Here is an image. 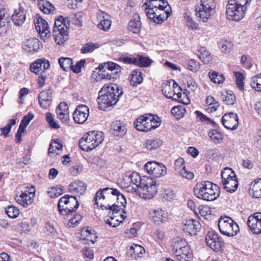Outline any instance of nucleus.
<instances>
[{"label": "nucleus", "instance_id": "f257e3e1", "mask_svg": "<svg viewBox=\"0 0 261 261\" xmlns=\"http://www.w3.org/2000/svg\"><path fill=\"white\" fill-rule=\"evenodd\" d=\"M94 206L100 207L102 210H109L108 216L113 220L119 214L123 218L126 216L121 214V211L125 214L124 208L126 206V200L124 195L116 189L105 188L99 189L94 198Z\"/></svg>", "mask_w": 261, "mask_h": 261}, {"label": "nucleus", "instance_id": "f03ea898", "mask_svg": "<svg viewBox=\"0 0 261 261\" xmlns=\"http://www.w3.org/2000/svg\"><path fill=\"white\" fill-rule=\"evenodd\" d=\"M123 93L122 88L116 84L105 85L99 91L97 98L99 109L106 111L115 105Z\"/></svg>", "mask_w": 261, "mask_h": 261}, {"label": "nucleus", "instance_id": "7ed1b4c3", "mask_svg": "<svg viewBox=\"0 0 261 261\" xmlns=\"http://www.w3.org/2000/svg\"><path fill=\"white\" fill-rule=\"evenodd\" d=\"M193 191L197 198L207 201L216 200L220 194V188L210 181H202L197 183Z\"/></svg>", "mask_w": 261, "mask_h": 261}, {"label": "nucleus", "instance_id": "20e7f679", "mask_svg": "<svg viewBox=\"0 0 261 261\" xmlns=\"http://www.w3.org/2000/svg\"><path fill=\"white\" fill-rule=\"evenodd\" d=\"M79 206V203L75 197L65 195L59 199L58 208L63 218L68 219L72 214L76 211Z\"/></svg>", "mask_w": 261, "mask_h": 261}, {"label": "nucleus", "instance_id": "39448f33", "mask_svg": "<svg viewBox=\"0 0 261 261\" xmlns=\"http://www.w3.org/2000/svg\"><path fill=\"white\" fill-rule=\"evenodd\" d=\"M82 14L81 12H77L73 13L66 18H64L62 16H60L55 20L54 28L53 31H58L63 33V36L65 34H69V28L67 24H69L70 21L75 25L80 26L81 25Z\"/></svg>", "mask_w": 261, "mask_h": 261}, {"label": "nucleus", "instance_id": "423d86ee", "mask_svg": "<svg viewBox=\"0 0 261 261\" xmlns=\"http://www.w3.org/2000/svg\"><path fill=\"white\" fill-rule=\"evenodd\" d=\"M159 117L151 114H146L140 116L134 123L135 128L139 131L148 132L151 129L155 128L159 126L161 122L158 121Z\"/></svg>", "mask_w": 261, "mask_h": 261}, {"label": "nucleus", "instance_id": "0eeeda50", "mask_svg": "<svg viewBox=\"0 0 261 261\" xmlns=\"http://www.w3.org/2000/svg\"><path fill=\"white\" fill-rule=\"evenodd\" d=\"M21 191L16 193L15 199L16 202L24 207H27L33 201L35 195V188L33 186H23Z\"/></svg>", "mask_w": 261, "mask_h": 261}, {"label": "nucleus", "instance_id": "6e6552de", "mask_svg": "<svg viewBox=\"0 0 261 261\" xmlns=\"http://www.w3.org/2000/svg\"><path fill=\"white\" fill-rule=\"evenodd\" d=\"M218 227L220 232L227 237H233L239 232L237 223L231 218L227 216L220 218L218 222Z\"/></svg>", "mask_w": 261, "mask_h": 261}, {"label": "nucleus", "instance_id": "1a4fd4ad", "mask_svg": "<svg viewBox=\"0 0 261 261\" xmlns=\"http://www.w3.org/2000/svg\"><path fill=\"white\" fill-rule=\"evenodd\" d=\"M103 134L101 132L90 131L83 136V140L87 144L83 146V151H89L98 146L103 141Z\"/></svg>", "mask_w": 261, "mask_h": 261}, {"label": "nucleus", "instance_id": "9d476101", "mask_svg": "<svg viewBox=\"0 0 261 261\" xmlns=\"http://www.w3.org/2000/svg\"><path fill=\"white\" fill-rule=\"evenodd\" d=\"M222 183L224 189L228 192L233 193L238 187V181L234 171L226 168L221 172Z\"/></svg>", "mask_w": 261, "mask_h": 261}, {"label": "nucleus", "instance_id": "9b49d317", "mask_svg": "<svg viewBox=\"0 0 261 261\" xmlns=\"http://www.w3.org/2000/svg\"><path fill=\"white\" fill-rule=\"evenodd\" d=\"M246 10V9L241 5H239L236 3L230 2V0H229L226 6V16L229 20L239 21L244 17Z\"/></svg>", "mask_w": 261, "mask_h": 261}, {"label": "nucleus", "instance_id": "f8f14e48", "mask_svg": "<svg viewBox=\"0 0 261 261\" xmlns=\"http://www.w3.org/2000/svg\"><path fill=\"white\" fill-rule=\"evenodd\" d=\"M200 2L195 9L196 16L206 22L211 15L210 12L215 8V2L214 0H200Z\"/></svg>", "mask_w": 261, "mask_h": 261}, {"label": "nucleus", "instance_id": "ddd939ff", "mask_svg": "<svg viewBox=\"0 0 261 261\" xmlns=\"http://www.w3.org/2000/svg\"><path fill=\"white\" fill-rule=\"evenodd\" d=\"M147 17L156 24H161L170 16L171 11L161 9L145 10Z\"/></svg>", "mask_w": 261, "mask_h": 261}, {"label": "nucleus", "instance_id": "4468645a", "mask_svg": "<svg viewBox=\"0 0 261 261\" xmlns=\"http://www.w3.org/2000/svg\"><path fill=\"white\" fill-rule=\"evenodd\" d=\"M207 245L216 252L223 250L224 242L218 233L214 231H209L205 237Z\"/></svg>", "mask_w": 261, "mask_h": 261}, {"label": "nucleus", "instance_id": "2eb2a0df", "mask_svg": "<svg viewBox=\"0 0 261 261\" xmlns=\"http://www.w3.org/2000/svg\"><path fill=\"white\" fill-rule=\"evenodd\" d=\"M147 173L155 178L160 177L167 174L166 167L162 163L156 162H148L144 166Z\"/></svg>", "mask_w": 261, "mask_h": 261}, {"label": "nucleus", "instance_id": "dca6fc26", "mask_svg": "<svg viewBox=\"0 0 261 261\" xmlns=\"http://www.w3.org/2000/svg\"><path fill=\"white\" fill-rule=\"evenodd\" d=\"M96 18L99 22L97 25V28L105 32L108 31L112 24L110 15L104 11L99 10L96 13Z\"/></svg>", "mask_w": 261, "mask_h": 261}, {"label": "nucleus", "instance_id": "f3484780", "mask_svg": "<svg viewBox=\"0 0 261 261\" xmlns=\"http://www.w3.org/2000/svg\"><path fill=\"white\" fill-rule=\"evenodd\" d=\"M247 225L252 233L261 234V213H255L250 216L248 218Z\"/></svg>", "mask_w": 261, "mask_h": 261}, {"label": "nucleus", "instance_id": "a211bd4d", "mask_svg": "<svg viewBox=\"0 0 261 261\" xmlns=\"http://www.w3.org/2000/svg\"><path fill=\"white\" fill-rule=\"evenodd\" d=\"M222 122L228 129L235 130L239 124V118L237 114L230 112L225 114L222 118Z\"/></svg>", "mask_w": 261, "mask_h": 261}, {"label": "nucleus", "instance_id": "6ab92c4d", "mask_svg": "<svg viewBox=\"0 0 261 261\" xmlns=\"http://www.w3.org/2000/svg\"><path fill=\"white\" fill-rule=\"evenodd\" d=\"M168 213L162 209L151 210L149 212L150 219L156 224L165 223L168 221Z\"/></svg>", "mask_w": 261, "mask_h": 261}, {"label": "nucleus", "instance_id": "aec40b11", "mask_svg": "<svg viewBox=\"0 0 261 261\" xmlns=\"http://www.w3.org/2000/svg\"><path fill=\"white\" fill-rule=\"evenodd\" d=\"M123 180L124 185L127 187L134 185L140 188L143 181L145 179H142L137 172H127L123 176Z\"/></svg>", "mask_w": 261, "mask_h": 261}, {"label": "nucleus", "instance_id": "412c9836", "mask_svg": "<svg viewBox=\"0 0 261 261\" xmlns=\"http://www.w3.org/2000/svg\"><path fill=\"white\" fill-rule=\"evenodd\" d=\"M34 24L36 31L42 37H46L50 34L47 21L39 15H36L34 18Z\"/></svg>", "mask_w": 261, "mask_h": 261}, {"label": "nucleus", "instance_id": "4be33fe9", "mask_svg": "<svg viewBox=\"0 0 261 261\" xmlns=\"http://www.w3.org/2000/svg\"><path fill=\"white\" fill-rule=\"evenodd\" d=\"M140 189L143 191V194L149 198L154 197L158 191L156 182L149 179L143 181Z\"/></svg>", "mask_w": 261, "mask_h": 261}, {"label": "nucleus", "instance_id": "5701e85b", "mask_svg": "<svg viewBox=\"0 0 261 261\" xmlns=\"http://www.w3.org/2000/svg\"><path fill=\"white\" fill-rule=\"evenodd\" d=\"M50 67L49 62L44 58L37 59L30 66V70L37 74L44 72Z\"/></svg>", "mask_w": 261, "mask_h": 261}, {"label": "nucleus", "instance_id": "b1692460", "mask_svg": "<svg viewBox=\"0 0 261 261\" xmlns=\"http://www.w3.org/2000/svg\"><path fill=\"white\" fill-rule=\"evenodd\" d=\"M201 228V224L196 220L189 219L186 221L182 226L184 231L190 236H195Z\"/></svg>", "mask_w": 261, "mask_h": 261}, {"label": "nucleus", "instance_id": "393cba45", "mask_svg": "<svg viewBox=\"0 0 261 261\" xmlns=\"http://www.w3.org/2000/svg\"><path fill=\"white\" fill-rule=\"evenodd\" d=\"M174 166L175 170L183 177L188 179L194 178L193 173L186 170L184 159L179 158L177 159L175 162Z\"/></svg>", "mask_w": 261, "mask_h": 261}, {"label": "nucleus", "instance_id": "a878e982", "mask_svg": "<svg viewBox=\"0 0 261 261\" xmlns=\"http://www.w3.org/2000/svg\"><path fill=\"white\" fill-rule=\"evenodd\" d=\"M144 6H145L144 10L149 9L165 10L167 7H169V10H171L168 2L165 0H146L143 7Z\"/></svg>", "mask_w": 261, "mask_h": 261}, {"label": "nucleus", "instance_id": "bb28decb", "mask_svg": "<svg viewBox=\"0 0 261 261\" xmlns=\"http://www.w3.org/2000/svg\"><path fill=\"white\" fill-rule=\"evenodd\" d=\"M52 90L50 88L40 92L38 95L40 106L43 108H48L51 103Z\"/></svg>", "mask_w": 261, "mask_h": 261}, {"label": "nucleus", "instance_id": "cd10ccee", "mask_svg": "<svg viewBox=\"0 0 261 261\" xmlns=\"http://www.w3.org/2000/svg\"><path fill=\"white\" fill-rule=\"evenodd\" d=\"M111 132L116 137H123L126 133V128L120 121H113L111 125Z\"/></svg>", "mask_w": 261, "mask_h": 261}, {"label": "nucleus", "instance_id": "c85d7f7f", "mask_svg": "<svg viewBox=\"0 0 261 261\" xmlns=\"http://www.w3.org/2000/svg\"><path fill=\"white\" fill-rule=\"evenodd\" d=\"M25 19L26 12L22 7L20 6L18 9L15 10L12 16V19L15 25H22L24 23Z\"/></svg>", "mask_w": 261, "mask_h": 261}, {"label": "nucleus", "instance_id": "c756f323", "mask_svg": "<svg viewBox=\"0 0 261 261\" xmlns=\"http://www.w3.org/2000/svg\"><path fill=\"white\" fill-rule=\"evenodd\" d=\"M83 236L84 237L83 241H86V243L88 244L89 242H91L94 244L97 241L96 233L90 226L83 227Z\"/></svg>", "mask_w": 261, "mask_h": 261}, {"label": "nucleus", "instance_id": "7c9ffc66", "mask_svg": "<svg viewBox=\"0 0 261 261\" xmlns=\"http://www.w3.org/2000/svg\"><path fill=\"white\" fill-rule=\"evenodd\" d=\"M59 119L63 122H67L69 119V110L68 105L65 102L60 103L56 109Z\"/></svg>", "mask_w": 261, "mask_h": 261}, {"label": "nucleus", "instance_id": "2f4dec72", "mask_svg": "<svg viewBox=\"0 0 261 261\" xmlns=\"http://www.w3.org/2000/svg\"><path fill=\"white\" fill-rule=\"evenodd\" d=\"M39 41L38 39L33 38L25 40L23 44V48L26 51H37L39 48Z\"/></svg>", "mask_w": 261, "mask_h": 261}, {"label": "nucleus", "instance_id": "473e14b6", "mask_svg": "<svg viewBox=\"0 0 261 261\" xmlns=\"http://www.w3.org/2000/svg\"><path fill=\"white\" fill-rule=\"evenodd\" d=\"M176 255L179 261H191L193 256L192 251L189 245L185 247Z\"/></svg>", "mask_w": 261, "mask_h": 261}, {"label": "nucleus", "instance_id": "72a5a7b5", "mask_svg": "<svg viewBox=\"0 0 261 261\" xmlns=\"http://www.w3.org/2000/svg\"><path fill=\"white\" fill-rule=\"evenodd\" d=\"M250 192L253 197H261V178L254 180L250 185Z\"/></svg>", "mask_w": 261, "mask_h": 261}, {"label": "nucleus", "instance_id": "f704fd0d", "mask_svg": "<svg viewBox=\"0 0 261 261\" xmlns=\"http://www.w3.org/2000/svg\"><path fill=\"white\" fill-rule=\"evenodd\" d=\"M130 83L133 86H137L143 81L142 73L140 69H135L130 75Z\"/></svg>", "mask_w": 261, "mask_h": 261}, {"label": "nucleus", "instance_id": "c9c22d12", "mask_svg": "<svg viewBox=\"0 0 261 261\" xmlns=\"http://www.w3.org/2000/svg\"><path fill=\"white\" fill-rule=\"evenodd\" d=\"M141 22L140 17L138 16L130 20L128 23V29L134 34H138L141 30Z\"/></svg>", "mask_w": 261, "mask_h": 261}, {"label": "nucleus", "instance_id": "e433bc0d", "mask_svg": "<svg viewBox=\"0 0 261 261\" xmlns=\"http://www.w3.org/2000/svg\"><path fill=\"white\" fill-rule=\"evenodd\" d=\"M37 3L40 10L45 14L51 13L55 10L54 6L45 0H40Z\"/></svg>", "mask_w": 261, "mask_h": 261}, {"label": "nucleus", "instance_id": "4c0bfd02", "mask_svg": "<svg viewBox=\"0 0 261 261\" xmlns=\"http://www.w3.org/2000/svg\"><path fill=\"white\" fill-rule=\"evenodd\" d=\"M162 143V141L159 139H150L147 140L144 145L147 149L152 150L159 148Z\"/></svg>", "mask_w": 261, "mask_h": 261}, {"label": "nucleus", "instance_id": "58836bf2", "mask_svg": "<svg viewBox=\"0 0 261 261\" xmlns=\"http://www.w3.org/2000/svg\"><path fill=\"white\" fill-rule=\"evenodd\" d=\"M136 63L135 65L140 67H149L152 63V60L147 57L142 55H138L136 57Z\"/></svg>", "mask_w": 261, "mask_h": 261}, {"label": "nucleus", "instance_id": "ea45409f", "mask_svg": "<svg viewBox=\"0 0 261 261\" xmlns=\"http://www.w3.org/2000/svg\"><path fill=\"white\" fill-rule=\"evenodd\" d=\"M97 69V68L96 69ZM98 74L99 77L102 79L111 80L114 79L115 77L114 76V73H110L103 64H100L98 67Z\"/></svg>", "mask_w": 261, "mask_h": 261}, {"label": "nucleus", "instance_id": "a19ab883", "mask_svg": "<svg viewBox=\"0 0 261 261\" xmlns=\"http://www.w3.org/2000/svg\"><path fill=\"white\" fill-rule=\"evenodd\" d=\"M162 91L163 94L168 98H171L173 96L175 91L171 87V82H168L166 84H164L162 86Z\"/></svg>", "mask_w": 261, "mask_h": 261}, {"label": "nucleus", "instance_id": "79ce46f5", "mask_svg": "<svg viewBox=\"0 0 261 261\" xmlns=\"http://www.w3.org/2000/svg\"><path fill=\"white\" fill-rule=\"evenodd\" d=\"M65 189L63 187L57 186L56 187H52L48 188V194L51 198H57L61 195Z\"/></svg>", "mask_w": 261, "mask_h": 261}, {"label": "nucleus", "instance_id": "37998d69", "mask_svg": "<svg viewBox=\"0 0 261 261\" xmlns=\"http://www.w3.org/2000/svg\"><path fill=\"white\" fill-rule=\"evenodd\" d=\"M110 73H114V76L115 75L121 72V67L118 64L112 62H108L104 63L103 64Z\"/></svg>", "mask_w": 261, "mask_h": 261}, {"label": "nucleus", "instance_id": "c03bdc74", "mask_svg": "<svg viewBox=\"0 0 261 261\" xmlns=\"http://www.w3.org/2000/svg\"><path fill=\"white\" fill-rule=\"evenodd\" d=\"M53 35L55 42L59 45L63 44L68 38V34H65V36H63V34L62 32H58V31L57 30L53 31Z\"/></svg>", "mask_w": 261, "mask_h": 261}, {"label": "nucleus", "instance_id": "a18cd8bd", "mask_svg": "<svg viewBox=\"0 0 261 261\" xmlns=\"http://www.w3.org/2000/svg\"><path fill=\"white\" fill-rule=\"evenodd\" d=\"M188 243L185 240L182 239H178L177 240L174 241L173 244V250L175 253L181 252L184 248L188 246Z\"/></svg>", "mask_w": 261, "mask_h": 261}, {"label": "nucleus", "instance_id": "49530a36", "mask_svg": "<svg viewBox=\"0 0 261 261\" xmlns=\"http://www.w3.org/2000/svg\"><path fill=\"white\" fill-rule=\"evenodd\" d=\"M129 251L132 252L131 253L132 255L133 253L134 254L135 258L136 259L141 258L145 252L144 248L141 245L137 244H134L133 246H132L130 247Z\"/></svg>", "mask_w": 261, "mask_h": 261}, {"label": "nucleus", "instance_id": "de8ad7c7", "mask_svg": "<svg viewBox=\"0 0 261 261\" xmlns=\"http://www.w3.org/2000/svg\"><path fill=\"white\" fill-rule=\"evenodd\" d=\"M60 67L64 70L67 71L73 64L72 59L67 57H61L58 60Z\"/></svg>", "mask_w": 261, "mask_h": 261}, {"label": "nucleus", "instance_id": "09e8293b", "mask_svg": "<svg viewBox=\"0 0 261 261\" xmlns=\"http://www.w3.org/2000/svg\"><path fill=\"white\" fill-rule=\"evenodd\" d=\"M209 77L211 81L216 84L223 83L225 80L224 76L223 74H220L215 71H211L209 72Z\"/></svg>", "mask_w": 261, "mask_h": 261}, {"label": "nucleus", "instance_id": "8fccbe9b", "mask_svg": "<svg viewBox=\"0 0 261 261\" xmlns=\"http://www.w3.org/2000/svg\"><path fill=\"white\" fill-rule=\"evenodd\" d=\"M208 135L211 139L215 143H219L223 140L222 134L216 129L210 130Z\"/></svg>", "mask_w": 261, "mask_h": 261}, {"label": "nucleus", "instance_id": "3c124183", "mask_svg": "<svg viewBox=\"0 0 261 261\" xmlns=\"http://www.w3.org/2000/svg\"><path fill=\"white\" fill-rule=\"evenodd\" d=\"M5 211L8 216L11 218H16L19 214V210L16 206L11 205L5 208Z\"/></svg>", "mask_w": 261, "mask_h": 261}, {"label": "nucleus", "instance_id": "603ef678", "mask_svg": "<svg viewBox=\"0 0 261 261\" xmlns=\"http://www.w3.org/2000/svg\"><path fill=\"white\" fill-rule=\"evenodd\" d=\"M199 51L200 54L199 55V58L200 60L205 64H207L212 60V57L208 51L205 50L204 47L200 49Z\"/></svg>", "mask_w": 261, "mask_h": 261}, {"label": "nucleus", "instance_id": "864d4df0", "mask_svg": "<svg viewBox=\"0 0 261 261\" xmlns=\"http://www.w3.org/2000/svg\"><path fill=\"white\" fill-rule=\"evenodd\" d=\"M197 117L199 118V120L206 124H210L215 126L216 123L214 120L210 118L207 117L205 115L203 114L201 112L196 111L195 112Z\"/></svg>", "mask_w": 261, "mask_h": 261}, {"label": "nucleus", "instance_id": "5fc2aeb1", "mask_svg": "<svg viewBox=\"0 0 261 261\" xmlns=\"http://www.w3.org/2000/svg\"><path fill=\"white\" fill-rule=\"evenodd\" d=\"M46 121L50 127L55 129L60 128L59 124L55 120L54 115L51 113L47 112L46 113Z\"/></svg>", "mask_w": 261, "mask_h": 261}, {"label": "nucleus", "instance_id": "6e6d98bb", "mask_svg": "<svg viewBox=\"0 0 261 261\" xmlns=\"http://www.w3.org/2000/svg\"><path fill=\"white\" fill-rule=\"evenodd\" d=\"M62 144L60 142V140L59 139L54 140L53 142L50 143L49 144L48 150V153L49 155L51 153H54L55 149L57 150H60L62 148Z\"/></svg>", "mask_w": 261, "mask_h": 261}, {"label": "nucleus", "instance_id": "4d7b16f0", "mask_svg": "<svg viewBox=\"0 0 261 261\" xmlns=\"http://www.w3.org/2000/svg\"><path fill=\"white\" fill-rule=\"evenodd\" d=\"M100 46L98 43L89 42L83 45V54L91 53Z\"/></svg>", "mask_w": 261, "mask_h": 261}, {"label": "nucleus", "instance_id": "13d9d810", "mask_svg": "<svg viewBox=\"0 0 261 261\" xmlns=\"http://www.w3.org/2000/svg\"><path fill=\"white\" fill-rule=\"evenodd\" d=\"M15 123L16 119H10L6 126L0 128V130L1 131V135L6 137L10 132L12 126L14 125Z\"/></svg>", "mask_w": 261, "mask_h": 261}, {"label": "nucleus", "instance_id": "bf43d9fd", "mask_svg": "<svg viewBox=\"0 0 261 261\" xmlns=\"http://www.w3.org/2000/svg\"><path fill=\"white\" fill-rule=\"evenodd\" d=\"M251 85L255 90L261 92V73L252 79Z\"/></svg>", "mask_w": 261, "mask_h": 261}, {"label": "nucleus", "instance_id": "052dcab7", "mask_svg": "<svg viewBox=\"0 0 261 261\" xmlns=\"http://www.w3.org/2000/svg\"><path fill=\"white\" fill-rule=\"evenodd\" d=\"M82 114V105H79L73 113V119L77 124H82L81 116Z\"/></svg>", "mask_w": 261, "mask_h": 261}, {"label": "nucleus", "instance_id": "680f3d73", "mask_svg": "<svg viewBox=\"0 0 261 261\" xmlns=\"http://www.w3.org/2000/svg\"><path fill=\"white\" fill-rule=\"evenodd\" d=\"M184 110L185 109H183L182 107L181 106H175L172 108L171 112L175 117H176L177 119H179L183 116L184 113L182 111Z\"/></svg>", "mask_w": 261, "mask_h": 261}, {"label": "nucleus", "instance_id": "e2e57ef3", "mask_svg": "<svg viewBox=\"0 0 261 261\" xmlns=\"http://www.w3.org/2000/svg\"><path fill=\"white\" fill-rule=\"evenodd\" d=\"M119 61L125 64H136V60L135 57H128L125 55H122L119 58Z\"/></svg>", "mask_w": 261, "mask_h": 261}, {"label": "nucleus", "instance_id": "0e129e2a", "mask_svg": "<svg viewBox=\"0 0 261 261\" xmlns=\"http://www.w3.org/2000/svg\"><path fill=\"white\" fill-rule=\"evenodd\" d=\"M67 6L71 9H77L82 6V0H67Z\"/></svg>", "mask_w": 261, "mask_h": 261}, {"label": "nucleus", "instance_id": "69168bd1", "mask_svg": "<svg viewBox=\"0 0 261 261\" xmlns=\"http://www.w3.org/2000/svg\"><path fill=\"white\" fill-rule=\"evenodd\" d=\"M8 16L6 15L5 10H0V30H4L5 23L7 21ZM2 32H0V34Z\"/></svg>", "mask_w": 261, "mask_h": 261}, {"label": "nucleus", "instance_id": "338daca9", "mask_svg": "<svg viewBox=\"0 0 261 261\" xmlns=\"http://www.w3.org/2000/svg\"><path fill=\"white\" fill-rule=\"evenodd\" d=\"M82 217L80 215H76L72 218H70L69 220L68 225L69 227H75L77 226L81 222Z\"/></svg>", "mask_w": 261, "mask_h": 261}, {"label": "nucleus", "instance_id": "774afa93", "mask_svg": "<svg viewBox=\"0 0 261 261\" xmlns=\"http://www.w3.org/2000/svg\"><path fill=\"white\" fill-rule=\"evenodd\" d=\"M223 101L227 105H233L236 101V97L233 94L227 93L225 97L223 98Z\"/></svg>", "mask_w": 261, "mask_h": 261}]
</instances>
